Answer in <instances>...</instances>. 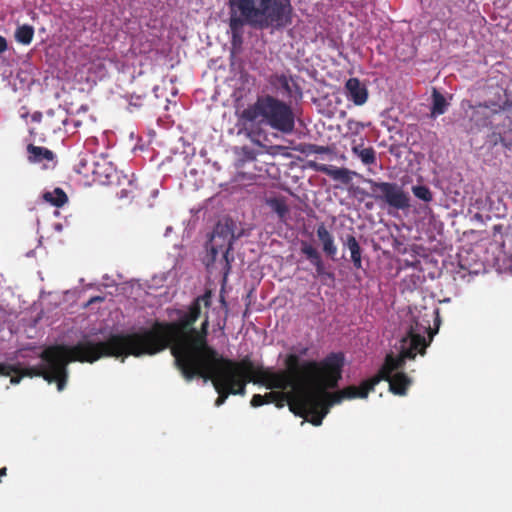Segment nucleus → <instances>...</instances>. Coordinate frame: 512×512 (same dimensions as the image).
Wrapping results in <instances>:
<instances>
[{
	"mask_svg": "<svg viewBox=\"0 0 512 512\" xmlns=\"http://www.w3.org/2000/svg\"><path fill=\"white\" fill-rule=\"evenodd\" d=\"M447 107L448 102L445 97L439 91L433 89L431 115L434 117L442 115L446 112Z\"/></svg>",
	"mask_w": 512,
	"mask_h": 512,
	"instance_id": "412c9836",
	"label": "nucleus"
},
{
	"mask_svg": "<svg viewBox=\"0 0 512 512\" xmlns=\"http://www.w3.org/2000/svg\"><path fill=\"white\" fill-rule=\"evenodd\" d=\"M34 37V28L31 25L24 24L17 27L15 31V40L23 45H29Z\"/></svg>",
	"mask_w": 512,
	"mask_h": 512,
	"instance_id": "5701e85b",
	"label": "nucleus"
},
{
	"mask_svg": "<svg viewBox=\"0 0 512 512\" xmlns=\"http://www.w3.org/2000/svg\"><path fill=\"white\" fill-rule=\"evenodd\" d=\"M351 151L353 155L358 157L361 162L366 165H375L377 158H376V151L373 147H364V139L361 138L360 142H357L356 139H353L351 141Z\"/></svg>",
	"mask_w": 512,
	"mask_h": 512,
	"instance_id": "4468645a",
	"label": "nucleus"
},
{
	"mask_svg": "<svg viewBox=\"0 0 512 512\" xmlns=\"http://www.w3.org/2000/svg\"><path fill=\"white\" fill-rule=\"evenodd\" d=\"M41 117H42V114L37 112L35 114L32 115V120L33 121H40L41 120Z\"/></svg>",
	"mask_w": 512,
	"mask_h": 512,
	"instance_id": "2f4dec72",
	"label": "nucleus"
},
{
	"mask_svg": "<svg viewBox=\"0 0 512 512\" xmlns=\"http://www.w3.org/2000/svg\"><path fill=\"white\" fill-rule=\"evenodd\" d=\"M412 192L418 199L424 202H431L433 200V195L430 189L424 185H417L412 187Z\"/></svg>",
	"mask_w": 512,
	"mask_h": 512,
	"instance_id": "cd10ccee",
	"label": "nucleus"
},
{
	"mask_svg": "<svg viewBox=\"0 0 512 512\" xmlns=\"http://www.w3.org/2000/svg\"><path fill=\"white\" fill-rule=\"evenodd\" d=\"M425 330L429 333L430 339H432L433 334L429 324L425 327ZM430 341H427L423 335L411 327L407 336L403 337L400 341L399 354L394 355L391 352L386 355L384 363L379 370H382L387 365V377L381 378V381L389 382V390L393 394L399 396L406 395L412 380L406 373L400 370L404 368L406 360L415 359L417 354L424 355Z\"/></svg>",
	"mask_w": 512,
	"mask_h": 512,
	"instance_id": "39448f33",
	"label": "nucleus"
},
{
	"mask_svg": "<svg viewBox=\"0 0 512 512\" xmlns=\"http://www.w3.org/2000/svg\"><path fill=\"white\" fill-rule=\"evenodd\" d=\"M316 235L318 237V240L322 244V250L326 254L327 257L334 259L338 249L335 244L334 237L332 233L326 228V226L321 223L317 226L316 229Z\"/></svg>",
	"mask_w": 512,
	"mask_h": 512,
	"instance_id": "dca6fc26",
	"label": "nucleus"
},
{
	"mask_svg": "<svg viewBox=\"0 0 512 512\" xmlns=\"http://www.w3.org/2000/svg\"><path fill=\"white\" fill-rule=\"evenodd\" d=\"M343 245L350 251L353 266L356 269H362V249L356 237L353 234L347 235Z\"/></svg>",
	"mask_w": 512,
	"mask_h": 512,
	"instance_id": "a211bd4d",
	"label": "nucleus"
},
{
	"mask_svg": "<svg viewBox=\"0 0 512 512\" xmlns=\"http://www.w3.org/2000/svg\"><path fill=\"white\" fill-rule=\"evenodd\" d=\"M266 204L278 215L280 219H284L288 214L289 209L284 198H269L266 200Z\"/></svg>",
	"mask_w": 512,
	"mask_h": 512,
	"instance_id": "b1692460",
	"label": "nucleus"
},
{
	"mask_svg": "<svg viewBox=\"0 0 512 512\" xmlns=\"http://www.w3.org/2000/svg\"><path fill=\"white\" fill-rule=\"evenodd\" d=\"M102 300H103V297L96 296V297H93L90 299L89 304L96 302V301H102Z\"/></svg>",
	"mask_w": 512,
	"mask_h": 512,
	"instance_id": "473e14b6",
	"label": "nucleus"
},
{
	"mask_svg": "<svg viewBox=\"0 0 512 512\" xmlns=\"http://www.w3.org/2000/svg\"><path fill=\"white\" fill-rule=\"evenodd\" d=\"M238 121L245 129L267 126L282 134H291L295 129L292 106L270 94L258 96L238 114Z\"/></svg>",
	"mask_w": 512,
	"mask_h": 512,
	"instance_id": "20e7f679",
	"label": "nucleus"
},
{
	"mask_svg": "<svg viewBox=\"0 0 512 512\" xmlns=\"http://www.w3.org/2000/svg\"><path fill=\"white\" fill-rule=\"evenodd\" d=\"M250 404H251L252 407H260V406H262L264 404H267V399H265L264 395L254 394L252 396Z\"/></svg>",
	"mask_w": 512,
	"mask_h": 512,
	"instance_id": "c85d7f7f",
	"label": "nucleus"
},
{
	"mask_svg": "<svg viewBox=\"0 0 512 512\" xmlns=\"http://www.w3.org/2000/svg\"><path fill=\"white\" fill-rule=\"evenodd\" d=\"M234 241L224 240L220 238L218 241H214V236L211 235V238L208 243V248L210 250L213 261L216 260V257L219 253L222 254V260L225 262V274H227L231 269V261H233L234 257L230 256V252L233 249Z\"/></svg>",
	"mask_w": 512,
	"mask_h": 512,
	"instance_id": "ddd939ff",
	"label": "nucleus"
},
{
	"mask_svg": "<svg viewBox=\"0 0 512 512\" xmlns=\"http://www.w3.org/2000/svg\"><path fill=\"white\" fill-rule=\"evenodd\" d=\"M300 151L306 155L311 154H331L332 150L329 146H321L316 144H305Z\"/></svg>",
	"mask_w": 512,
	"mask_h": 512,
	"instance_id": "bb28decb",
	"label": "nucleus"
},
{
	"mask_svg": "<svg viewBox=\"0 0 512 512\" xmlns=\"http://www.w3.org/2000/svg\"><path fill=\"white\" fill-rule=\"evenodd\" d=\"M96 157L97 156L94 155H85L80 157L78 163L75 165V171L89 180Z\"/></svg>",
	"mask_w": 512,
	"mask_h": 512,
	"instance_id": "aec40b11",
	"label": "nucleus"
},
{
	"mask_svg": "<svg viewBox=\"0 0 512 512\" xmlns=\"http://www.w3.org/2000/svg\"><path fill=\"white\" fill-rule=\"evenodd\" d=\"M228 9L230 43L235 51L242 48L245 26L278 30L292 23L291 0H228Z\"/></svg>",
	"mask_w": 512,
	"mask_h": 512,
	"instance_id": "7ed1b4c3",
	"label": "nucleus"
},
{
	"mask_svg": "<svg viewBox=\"0 0 512 512\" xmlns=\"http://www.w3.org/2000/svg\"><path fill=\"white\" fill-rule=\"evenodd\" d=\"M115 175L116 171L111 162L104 157H96L89 180L99 184H110Z\"/></svg>",
	"mask_w": 512,
	"mask_h": 512,
	"instance_id": "f8f14e48",
	"label": "nucleus"
},
{
	"mask_svg": "<svg viewBox=\"0 0 512 512\" xmlns=\"http://www.w3.org/2000/svg\"><path fill=\"white\" fill-rule=\"evenodd\" d=\"M238 159L236 161V168L241 169L246 162H252L256 159V151L248 146H243L237 152Z\"/></svg>",
	"mask_w": 512,
	"mask_h": 512,
	"instance_id": "393cba45",
	"label": "nucleus"
},
{
	"mask_svg": "<svg viewBox=\"0 0 512 512\" xmlns=\"http://www.w3.org/2000/svg\"><path fill=\"white\" fill-rule=\"evenodd\" d=\"M387 365L379 370L373 377L364 380L360 386L350 385L344 389L329 393L328 388L321 390L316 389V393H309L301 397L300 399V410L305 411V408L312 406L314 409H318V413L313 419H309V422L314 426H320L324 417L329 413L330 407L334 404H339L343 399H354V398H366L370 391H373L375 386L381 381V378L387 377Z\"/></svg>",
	"mask_w": 512,
	"mask_h": 512,
	"instance_id": "423d86ee",
	"label": "nucleus"
},
{
	"mask_svg": "<svg viewBox=\"0 0 512 512\" xmlns=\"http://www.w3.org/2000/svg\"><path fill=\"white\" fill-rule=\"evenodd\" d=\"M234 227L235 224L233 220L226 219L225 221H219L212 233V236H214V241H218L220 238L235 241L236 236L234 233Z\"/></svg>",
	"mask_w": 512,
	"mask_h": 512,
	"instance_id": "f3484780",
	"label": "nucleus"
},
{
	"mask_svg": "<svg viewBox=\"0 0 512 512\" xmlns=\"http://www.w3.org/2000/svg\"><path fill=\"white\" fill-rule=\"evenodd\" d=\"M365 124L360 121H356L354 119H348L346 122V132L343 134L344 138L350 139L351 141L355 139L365 128Z\"/></svg>",
	"mask_w": 512,
	"mask_h": 512,
	"instance_id": "a878e982",
	"label": "nucleus"
},
{
	"mask_svg": "<svg viewBox=\"0 0 512 512\" xmlns=\"http://www.w3.org/2000/svg\"><path fill=\"white\" fill-rule=\"evenodd\" d=\"M125 192H126V190H124V189H123V190H121V194H120V195H121V197L126 196Z\"/></svg>",
	"mask_w": 512,
	"mask_h": 512,
	"instance_id": "c9c22d12",
	"label": "nucleus"
},
{
	"mask_svg": "<svg viewBox=\"0 0 512 512\" xmlns=\"http://www.w3.org/2000/svg\"><path fill=\"white\" fill-rule=\"evenodd\" d=\"M300 252L315 268V277L319 278L323 283H325L326 280H335L334 273L326 269L323 257L315 246L307 241H302Z\"/></svg>",
	"mask_w": 512,
	"mask_h": 512,
	"instance_id": "1a4fd4ad",
	"label": "nucleus"
},
{
	"mask_svg": "<svg viewBox=\"0 0 512 512\" xmlns=\"http://www.w3.org/2000/svg\"><path fill=\"white\" fill-rule=\"evenodd\" d=\"M365 182L370 187V194L360 188L357 189L358 194L370 196L389 209L404 211L410 208L409 194L398 183L376 181L374 179H366Z\"/></svg>",
	"mask_w": 512,
	"mask_h": 512,
	"instance_id": "0eeeda50",
	"label": "nucleus"
},
{
	"mask_svg": "<svg viewBox=\"0 0 512 512\" xmlns=\"http://www.w3.org/2000/svg\"><path fill=\"white\" fill-rule=\"evenodd\" d=\"M5 474H6V468H5V467H4V468H1V469H0V476H3V475H5Z\"/></svg>",
	"mask_w": 512,
	"mask_h": 512,
	"instance_id": "f704fd0d",
	"label": "nucleus"
},
{
	"mask_svg": "<svg viewBox=\"0 0 512 512\" xmlns=\"http://www.w3.org/2000/svg\"><path fill=\"white\" fill-rule=\"evenodd\" d=\"M311 167H313L316 171L331 177L334 180L341 181L344 184H348L352 180V173L347 168H340L332 165L317 163L311 164Z\"/></svg>",
	"mask_w": 512,
	"mask_h": 512,
	"instance_id": "2eb2a0df",
	"label": "nucleus"
},
{
	"mask_svg": "<svg viewBox=\"0 0 512 512\" xmlns=\"http://www.w3.org/2000/svg\"><path fill=\"white\" fill-rule=\"evenodd\" d=\"M344 93L347 100L353 102L356 106L364 105L369 97L366 85L356 77L349 78L346 81Z\"/></svg>",
	"mask_w": 512,
	"mask_h": 512,
	"instance_id": "9b49d317",
	"label": "nucleus"
},
{
	"mask_svg": "<svg viewBox=\"0 0 512 512\" xmlns=\"http://www.w3.org/2000/svg\"><path fill=\"white\" fill-rule=\"evenodd\" d=\"M211 298V291H206L187 309H177V318L171 322L156 320L150 328L111 334L105 341L84 338L73 346H49L41 353V363L21 367V379L43 377L48 383L55 382L58 391H62L67 383L70 362L94 363L104 357L152 356L170 348L175 365L186 381L202 378L204 382H212L218 393L215 405L219 407L229 395H245L247 381L241 367L246 363L225 358L209 345L207 314L200 328H195L202 307L211 306Z\"/></svg>",
	"mask_w": 512,
	"mask_h": 512,
	"instance_id": "f257e3e1",
	"label": "nucleus"
},
{
	"mask_svg": "<svg viewBox=\"0 0 512 512\" xmlns=\"http://www.w3.org/2000/svg\"><path fill=\"white\" fill-rule=\"evenodd\" d=\"M43 199L55 207H62L68 201L66 193L61 188H55L52 192H45Z\"/></svg>",
	"mask_w": 512,
	"mask_h": 512,
	"instance_id": "4be33fe9",
	"label": "nucleus"
},
{
	"mask_svg": "<svg viewBox=\"0 0 512 512\" xmlns=\"http://www.w3.org/2000/svg\"><path fill=\"white\" fill-rule=\"evenodd\" d=\"M268 81L274 88L282 91L283 94L288 97L292 96V87L290 84L292 79L290 77L285 74H272Z\"/></svg>",
	"mask_w": 512,
	"mask_h": 512,
	"instance_id": "6ab92c4d",
	"label": "nucleus"
},
{
	"mask_svg": "<svg viewBox=\"0 0 512 512\" xmlns=\"http://www.w3.org/2000/svg\"><path fill=\"white\" fill-rule=\"evenodd\" d=\"M7 50V40L5 37L0 35V53H3Z\"/></svg>",
	"mask_w": 512,
	"mask_h": 512,
	"instance_id": "7c9ffc66",
	"label": "nucleus"
},
{
	"mask_svg": "<svg viewBox=\"0 0 512 512\" xmlns=\"http://www.w3.org/2000/svg\"><path fill=\"white\" fill-rule=\"evenodd\" d=\"M279 392L280 396L277 397L276 401H274L276 407L282 408L284 407L285 403H287L291 412H293L296 416L307 419L308 421L309 419H313L314 416H316V413H318V409H314L312 406H307L305 411L300 410L301 407L299 406L301 397L309 393H316V389H292V391L289 392H285V390Z\"/></svg>",
	"mask_w": 512,
	"mask_h": 512,
	"instance_id": "6e6552de",
	"label": "nucleus"
},
{
	"mask_svg": "<svg viewBox=\"0 0 512 512\" xmlns=\"http://www.w3.org/2000/svg\"><path fill=\"white\" fill-rule=\"evenodd\" d=\"M365 207H366L368 210H371V209L373 208V203H371V202H367V203L365 204Z\"/></svg>",
	"mask_w": 512,
	"mask_h": 512,
	"instance_id": "72a5a7b5",
	"label": "nucleus"
},
{
	"mask_svg": "<svg viewBox=\"0 0 512 512\" xmlns=\"http://www.w3.org/2000/svg\"><path fill=\"white\" fill-rule=\"evenodd\" d=\"M27 160L30 164L40 165L44 170L53 168L56 163L55 153L42 146H36L34 144H28L26 147Z\"/></svg>",
	"mask_w": 512,
	"mask_h": 512,
	"instance_id": "9d476101",
	"label": "nucleus"
},
{
	"mask_svg": "<svg viewBox=\"0 0 512 512\" xmlns=\"http://www.w3.org/2000/svg\"><path fill=\"white\" fill-rule=\"evenodd\" d=\"M264 396H265V399H267V404H271V403H274V401H276L277 397L280 396V392L279 391H271V392L266 393Z\"/></svg>",
	"mask_w": 512,
	"mask_h": 512,
	"instance_id": "c756f323",
	"label": "nucleus"
},
{
	"mask_svg": "<svg viewBox=\"0 0 512 512\" xmlns=\"http://www.w3.org/2000/svg\"><path fill=\"white\" fill-rule=\"evenodd\" d=\"M245 367H241L247 383L264 385L267 389L284 391L291 389L336 388L342 377L344 357L341 353H331L322 361H300L296 354H289L285 359L286 370L272 371L262 366H255L249 358H244Z\"/></svg>",
	"mask_w": 512,
	"mask_h": 512,
	"instance_id": "f03ea898",
	"label": "nucleus"
}]
</instances>
